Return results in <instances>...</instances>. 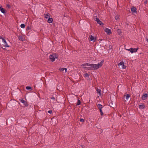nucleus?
Segmentation results:
<instances>
[{"mask_svg":"<svg viewBox=\"0 0 148 148\" xmlns=\"http://www.w3.org/2000/svg\"><path fill=\"white\" fill-rule=\"evenodd\" d=\"M81 103V102L79 100H78L77 103V105H80Z\"/></svg>","mask_w":148,"mask_h":148,"instance_id":"obj_23","label":"nucleus"},{"mask_svg":"<svg viewBox=\"0 0 148 148\" xmlns=\"http://www.w3.org/2000/svg\"><path fill=\"white\" fill-rule=\"evenodd\" d=\"M19 100L21 103H23L25 106H28V105L27 102L25 101L23 99H19Z\"/></svg>","mask_w":148,"mask_h":148,"instance_id":"obj_4","label":"nucleus"},{"mask_svg":"<svg viewBox=\"0 0 148 148\" xmlns=\"http://www.w3.org/2000/svg\"><path fill=\"white\" fill-rule=\"evenodd\" d=\"M96 38H95L94 37L91 35L90 36V40L93 41L94 42H95L96 40Z\"/></svg>","mask_w":148,"mask_h":148,"instance_id":"obj_14","label":"nucleus"},{"mask_svg":"<svg viewBox=\"0 0 148 148\" xmlns=\"http://www.w3.org/2000/svg\"><path fill=\"white\" fill-rule=\"evenodd\" d=\"M118 17L117 16H116L115 18V19L116 20L118 19Z\"/></svg>","mask_w":148,"mask_h":148,"instance_id":"obj_31","label":"nucleus"},{"mask_svg":"<svg viewBox=\"0 0 148 148\" xmlns=\"http://www.w3.org/2000/svg\"><path fill=\"white\" fill-rule=\"evenodd\" d=\"M146 41L148 43V39H146Z\"/></svg>","mask_w":148,"mask_h":148,"instance_id":"obj_33","label":"nucleus"},{"mask_svg":"<svg viewBox=\"0 0 148 148\" xmlns=\"http://www.w3.org/2000/svg\"><path fill=\"white\" fill-rule=\"evenodd\" d=\"M2 41L3 43L4 44V45L5 47H10V46L8 45L5 39H3Z\"/></svg>","mask_w":148,"mask_h":148,"instance_id":"obj_8","label":"nucleus"},{"mask_svg":"<svg viewBox=\"0 0 148 148\" xmlns=\"http://www.w3.org/2000/svg\"><path fill=\"white\" fill-rule=\"evenodd\" d=\"M31 87H30V86H27L26 87V89L27 90H29L31 89Z\"/></svg>","mask_w":148,"mask_h":148,"instance_id":"obj_24","label":"nucleus"},{"mask_svg":"<svg viewBox=\"0 0 148 148\" xmlns=\"http://www.w3.org/2000/svg\"><path fill=\"white\" fill-rule=\"evenodd\" d=\"M20 26L22 28H24L25 27V25L24 24H21Z\"/></svg>","mask_w":148,"mask_h":148,"instance_id":"obj_21","label":"nucleus"},{"mask_svg":"<svg viewBox=\"0 0 148 148\" xmlns=\"http://www.w3.org/2000/svg\"><path fill=\"white\" fill-rule=\"evenodd\" d=\"M30 28L29 27V26H28L27 27V29H28V30H29V29H30Z\"/></svg>","mask_w":148,"mask_h":148,"instance_id":"obj_30","label":"nucleus"},{"mask_svg":"<svg viewBox=\"0 0 148 148\" xmlns=\"http://www.w3.org/2000/svg\"><path fill=\"white\" fill-rule=\"evenodd\" d=\"M0 11L2 13L5 14V9L2 8V6L0 5Z\"/></svg>","mask_w":148,"mask_h":148,"instance_id":"obj_11","label":"nucleus"},{"mask_svg":"<svg viewBox=\"0 0 148 148\" xmlns=\"http://www.w3.org/2000/svg\"><path fill=\"white\" fill-rule=\"evenodd\" d=\"M95 21H97V23L98 24H99L100 25L103 26V23H102V22L100 21L99 19L97 18H95Z\"/></svg>","mask_w":148,"mask_h":148,"instance_id":"obj_6","label":"nucleus"},{"mask_svg":"<svg viewBox=\"0 0 148 148\" xmlns=\"http://www.w3.org/2000/svg\"><path fill=\"white\" fill-rule=\"evenodd\" d=\"M148 95L146 93L143 94L142 97V99L143 100H145L146 98L148 97Z\"/></svg>","mask_w":148,"mask_h":148,"instance_id":"obj_10","label":"nucleus"},{"mask_svg":"<svg viewBox=\"0 0 148 148\" xmlns=\"http://www.w3.org/2000/svg\"><path fill=\"white\" fill-rule=\"evenodd\" d=\"M96 90H97V93H98V94H99V97L101 96V90L100 89L97 88V89Z\"/></svg>","mask_w":148,"mask_h":148,"instance_id":"obj_13","label":"nucleus"},{"mask_svg":"<svg viewBox=\"0 0 148 148\" xmlns=\"http://www.w3.org/2000/svg\"><path fill=\"white\" fill-rule=\"evenodd\" d=\"M7 7H8V8H10V5H7Z\"/></svg>","mask_w":148,"mask_h":148,"instance_id":"obj_32","label":"nucleus"},{"mask_svg":"<svg viewBox=\"0 0 148 148\" xmlns=\"http://www.w3.org/2000/svg\"><path fill=\"white\" fill-rule=\"evenodd\" d=\"M138 48H130L129 49H127V50L129 51H130L132 53H133L136 52H137Z\"/></svg>","mask_w":148,"mask_h":148,"instance_id":"obj_3","label":"nucleus"},{"mask_svg":"<svg viewBox=\"0 0 148 148\" xmlns=\"http://www.w3.org/2000/svg\"><path fill=\"white\" fill-rule=\"evenodd\" d=\"M118 65L119 66H121L122 68L123 69H125L126 68V66L124 65V63L123 61L121 62L118 64Z\"/></svg>","mask_w":148,"mask_h":148,"instance_id":"obj_5","label":"nucleus"},{"mask_svg":"<svg viewBox=\"0 0 148 148\" xmlns=\"http://www.w3.org/2000/svg\"><path fill=\"white\" fill-rule=\"evenodd\" d=\"M59 70L62 72H63L64 70H65V73H66L67 71V69L65 68H60Z\"/></svg>","mask_w":148,"mask_h":148,"instance_id":"obj_12","label":"nucleus"},{"mask_svg":"<svg viewBox=\"0 0 148 148\" xmlns=\"http://www.w3.org/2000/svg\"><path fill=\"white\" fill-rule=\"evenodd\" d=\"M0 39H2V40H3V39H5V38H3L0 36Z\"/></svg>","mask_w":148,"mask_h":148,"instance_id":"obj_29","label":"nucleus"},{"mask_svg":"<svg viewBox=\"0 0 148 148\" xmlns=\"http://www.w3.org/2000/svg\"><path fill=\"white\" fill-rule=\"evenodd\" d=\"M97 107L99 109H102V108H103L102 106L100 104H98L97 105Z\"/></svg>","mask_w":148,"mask_h":148,"instance_id":"obj_19","label":"nucleus"},{"mask_svg":"<svg viewBox=\"0 0 148 148\" xmlns=\"http://www.w3.org/2000/svg\"><path fill=\"white\" fill-rule=\"evenodd\" d=\"M99 110H100V113H101V115H103V112L102 111V109H100Z\"/></svg>","mask_w":148,"mask_h":148,"instance_id":"obj_25","label":"nucleus"},{"mask_svg":"<svg viewBox=\"0 0 148 148\" xmlns=\"http://www.w3.org/2000/svg\"><path fill=\"white\" fill-rule=\"evenodd\" d=\"M53 21V20L52 18H49L48 19V20L47 21V22L49 23H51Z\"/></svg>","mask_w":148,"mask_h":148,"instance_id":"obj_16","label":"nucleus"},{"mask_svg":"<svg viewBox=\"0 0 148 148\" xmlns=\"http://www.w3.org/2000/svg\"><path fill=\"white\" fill-rule=\"evenodd\" d=\"M145 108L144 105L143 104H141L139 106V108L141 109H143Z\"/></svg>","mask_w":148,"mask_h":148,"instance_id":"obj_17","label":"nucleus"},{"mask_svg":"<svg viewBox=\"0 0 148 148\" xmlns=\"http://www.w3.org/2000/svg\"><path fill=\"white\" fill-rule=\"evenodd\" d=\"M104 31L108 35H110L112 33L110 29L107 28H106L105 29Z\"/></svg>","mask_w":148,"mask_h":148,"instance_id":"obj_7","label":"nucleus"},{"mask_svg":"<svg viewBox=\"0 0 148 148\" xmlns=\"http://www.w3.org/2000/svg\"><path fill=\"white\" fill-rule=\"evenodd\" d=\"M51 99H52L54 100L55 99V97H52L51 98Z\"/></svg>","mask_w":148,"mask_h":148,"instance_id":"obj_28","label":"nucleus"},{"mask_svg":"<svg viewBox=\"0 0 148 148\" xmlns=\"http://www.w3.org/2000/svg\"><path fill=\"white\" fill-rule=\"evenodd\" d=\"M120 32V31H118V32Z\"/></svg>","mask_w":148,"mask_h":148,"instance_id":"obj_35","label":"nucleus"},{"mask_svg":"<svg viewBox=\"0 0 148 148\" xmlns=\"http://www.w3.org/2000/svg\"><path fill=\"white\" fill-rule=\"evenodd\" d=\"M125 99L127 100H128V99L130 97V95L127 94L125 95Z\"/></svg>","mask_w":148,"mask_h":148,"instance_id":"obj_18","label":"nucleus"},{"mask_svg":"<svg viewBox=\"0 0 148 148\" xmlns=\"http://www.w3.org/2000/svg\"><path fill=\"white\" fill-rule=\"evenodd\" d=\"M89 76V75L88 73H86L84 74V77H88Z\"/></svg>","mask_w":148,"mask_h":148,"instance_id":"obj_22","label":"nucleus"},{"mask_svg":"<svg viewBox=\"0 0 148 148\" xmlns=\"http://www.w3.org/2000/svg\"><path fill=\"white\" fill-rule=\"evenodd\" d=\"M104 62V60H102L98 64H90L87 63L82 64V66L85 69H87L88 70H96L102 66Z\"/></svg>","mask_w":148,"mask_h":148,"instance_id":"obj_1","label":"nucleus"},{"mask_svg":"<svg viewBox=\"0 0 148 148\" xmlns=\"http://www.w3.org/2000/svg\"><path fill=\"white\" fill-rule=\"evenodd\" d=\"M19 39L22 41H23V37L22 36H20L18 37Z\"/></svg>","mask_w":148,"mask_h":148,"instance_id":"obj_20","label":"nucleus"},{"mask_svg":"<svg viewBox=\"0 0 148 148\" xmlns=\"http://www.w3.org/2000/svg\"><path fill=\"white\" fill-rule=\"evenodd\" d=\"M117 31H118H118H120V33H121V31H120V29H118V30H117Z\"/></svg>","mask_w":148,"mask_h":148,"instance_id":"obj_34","label":"nucleus"},{"mask_svg":"<svg viewBox=\"0 0 148 148\" xmlns=\"http://www.w3.org/2000/svg\"><path fill=\"white\" fill-rule=\"evenodd\" d=\"M48 112L49 114H51L52 113V111L51 110H50L48 111Z\"/></svg>","mask_w":148,"mask_h":148,"instance_id":"obj_27","label":"nucleus"},{"mask_svg":"<svg viewBox=\"0 0 148 148\" xmlns=\"http://www.w3.org/2000/svg\"><path fill=\"white\" fill-rule=\"evenodd\" d=\"M131 11L132 13H136L137 11L136 8L134 7H132L131 8Z\"/></svg>","mask_w":148,"mask_h":148,"instance_id":"obj_9","label":"nucleus"},{"mask_svg":"<svg viewBox=\"0 0 148 148\" xmlns=\"http://www.w3.org/2000/svg\"><path fill=\"white\" fill-rule=\"evenodd\" d=\"M44 16L47 19L50 17V14L49 13H47L46 14H44Z\"/></svg>","mask_w":148,"mask_h":148,"instance_id":"obj_15","label":"nucleus"},{"mask_svg":"<svg viewBox=\"0 0 148 148\" xmlns=\"http://www.w3.org/2000/svg\"><path fill=\"white\" fill-rule=\"evenodd\" d=\"M79 121L81 122H83L84 121V120L83 119H80Z\"/></svg>","mask_w":148,"mask_h":148,"instance_id":"obj_26","label":"nucleus"},{"mask_svg":"<svg viewBox=\"0 0 148 148\" xmlns=\"http://www.w3.org/2000/svg\"><path fill=\"white\" fill-rule=\"evenodd\" d=\"M58 55L56 54H53L51 55H50L49 57L51 61L52 62L54 61L56 58H58Z\"/></svg>","mask_w":148,"mask_h":148,"instance_id":"obj_2","label":"nucleus"}]
</instances>
